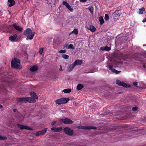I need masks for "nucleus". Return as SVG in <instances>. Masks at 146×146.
<instances>
[{"label":"nucleus","mask_w":146,"mask_h":146,"mask_svg":"<svg viewBox=\"0 0 146 146\" xmlns=\"http://www.w3.org/2000/svg\"><path fill=\"white\" fill-rule=\"evenodd\" d=\"M13 27L16 30L19 31L21 32L23 30V28L22 27H20L17 25L15 24H13L12 26L8 25L5 26L3 27V32H9L12 30Z\"/></svg>","instance_id":"f257e3e1"},{"label":"nucleus","mask_w":146,"mask_h":146,"mask_svg":"<svg viewBox=\"0 0 146 146\" xmlns=\"http://www.w3.org/2000/svg\"><path fill=\"white\" fill-rule=\"evenodd\" d=\"M122 64L121 62H118L113 63V65L108 64V67L109 69L111 70L112 72L116 74H118L121 72V71H118L115 69H113V66L114 65V67H120L121 65Z\"/></svg>","instance_id":"f03ea898"},{"label":"nucleus","mask_w":146,"mask_h":146,"mask_svg":"<svg viewBox=\"0 0 146 146\" xmlns=\"http://www.w3.org/2000/svg\"><path fill=\"white\" fill-rule=\"evenodd\" d=\"M24 35L27 37V40L32 39L34 36L31 30L29 28L27 29L24 32Z\"/></svg>","instance_id":"7ed1b4c3"},{"label":"nucleus","mask_w":146,"mask_h":146,"mask_svg":"<svg viewBox=\"0 0 146 146\" xmlns=\"http://www.w3.org/2000/svg\"><path fill=\"white\" fill-rule=\"evenodd\" d=\"M11 66L12 68L20 69L22 68L20 65L19 60L17 58H15L12 60L11 62Z\"/></svg>","instance_id":"20e7f679"},{"label":"nucleus","mask_w":146,"mask_h":146,"mask_svg":"<svg viewBox=\"0 0 146 146\" xmlns=\"http://www.w3.org/2000/svg\"><path fill=\"white\" fill-rule=\"evenodd\" d=\"M33 98H32L28 97L26 98H18L17 99V101L18 102H34L32 100Z\"/></svg>","instance_id":"39448f33"},{"label":"nucleus","mask_w":146,"mask_h":146,"mask_svg":"<svg viewBox=\"0 0 146 146\" xmlns=\"http://www.w3.org/2000/svg\"><path fill=\"white\" fill-rule=\"evenodd\" d=\"M13 111L15 113V116L19 121H21L23 119L24 117L23 115L19 113L16 109H13Z\"/></svg>","instance_id":"423d86ee"},{"label":"nucleus","mask_w":146,"mask_h":146,"mask_svg":"<svg viewBox=\"0 0 146 146\" xmlns=\"http://www.w3.org/2000/svg\"><path fill=\"white\" fill-rule=\"evenodd\" d=\"M59 121L62 122L65 124H71L73 122V121L72 120L67 118L60 119Z\"/></svg>","instance_id":"0eeeda50"},{"label":"nucleus","mask_w":146,"mask_h":146,"mask_svg":"<svg viewBox=\"0 0 146 146\" xmlns=\"http://www.w3.org/2000/svg\"><path fill=\"white\" fill-rule=\"evenodd\" d=\"M64 130L65 133L69 135H72L73 134V131L69 127H65L64 129Z\"/></svg>","instance_id":"6e6552de"},{"label":"nucleus","mask_w":146,"mask_h":146,"mask_svg":"<svg viewBox=\"0 0 146 146\" xmlns=\"http://www.w3.org/2000/svg\"><path fill=\"white\" fill-rule=\"evenodd\" d=\"M76 127L78 129H96V127L93 126H77Z\"/></svg>","instance_id":"1a4fd4ad"},{"label":"nucleus","mask_w":146,"mask_h":146,"mask_svg":"<svg viewBox=\"0 0 146 146\" xmlns=\"http://www.w3.org/2000/svg\"><path fill=\"white\" fill-rule=\"evenodd\" d=\"M121 15L120 11H116L113 14V19L115 20H117Z\"/></svg>","instance_id":"9d476101"},{"label":"nucleus","mask_w":146,"mask_h":146,"mask_svg":"<svg viewBox=\"0 0 146 146\" xmlns=\"http://www.w3.org/2000/svg\"><path fill=\"white\" fill-rule=\"evenodd\" d=\"M116 83L118 85L122 86L124 87H128L130 86L129 85H127V84L118 80L116 81Z\"/></svg>","instance_id":"9b49d317"},{"label":"nucleus","mask_w":146,"mask_h":146,"mask_svg":"<svg viewBox=\"0 0 146 146\" xmlns=\"http://www.w3.org/2000/svg\"><path fill=\"white\" fill-rule=\"evenodd\" d=\"M17 126L21 129H26L27 130H31V128L29 126L26 125H23L20 124H17Z\"/></svg>","instance_id":"f8f14e48"},{"label":"nucleus","mask_w":146,"mask_h":146,"mask_svg":"<svg viewBox=\"0 0 146 146\" xmlns=\"http://www.w3.org/2000/svg\"><path fill=\"white\" fill-rule=\"evenodd\" d=\"M51 129L52 131L54 132H59L62 130V128L61 127H55L51 128Z\"/></svg>","instance_id":"ddd939ff"},{"label":"nucleus","mask_w":146,"mask_h":146,"mask_svg":"<svg viewBox=\"0 0 146 146\" xmlns=\"http://www.w3.org/2000/svg\"><path fill=\"white\" fill-rule=\"evenodd\" d=\"M47 129V128H46L44 130L36 132V136H39L43 135L46 132Z\"/></svg>","instance_id":"4468645a"},{"label":"nucleus","mask_w":146,"mask_h":146,"mask_svg":"<svg viewBox=\"0 0 146 146\" xmlns=\"http://www.w3.org/2000/svg\"><path fill=\"white\" fill-rule=\"evenodd\" d=\"M63 4L70 11H73V9L71 8L69 4L67 2L64 1L63 2Z\"/></svg>","instance_id":"2eb2a0df"},{"label":"nucleus","mask_w":146,"mask_h":146,"mask_svg":"<svg viewBox=\"0 0 146 146\" xmlns=\"http://www.w3.org/2000/svg\"><path fill=\"white\" fill-rule=\"evenodd\" d=\"M15 4V1L13 0H8L7 3V5L11 7L14 5Z\"/></svg>","instance_id":"dca6fc26"},{"label":"nucleus","mask_w":146,"mask_h":146,"mask_svg":"<svg viewBox=\"0 0 146 146\" xmlns=\"http://www.w3.org/2000/svg\"><path fill=\"white\" fill-rule=\"evenodd\" d=\"M65 47L67 49L71 48L73 50H74L75 49V48L73 45L71 44H66L65 45Z\"/></svg>","instance_id":"f3484780"},{"label":"nucleus","mask_w":146,"mask_h":146,"mask_svg":"<svg viewBox=\"0 0 146 146\" xmlns=\"http://www.w3.org/2000/svg\"><path fill=\"white\" fill-rule=\"evenodd\" d=\"M75 65L73 64V63H72L71 65H70L69 66H68V67L67 70L68 72H70L72 71L74 68L75 66Z\"/></svg>","instance_id":"a211bd4d"},{"label":"nucleus","mask_w":146,"mask_h":146,"mask_svg":"<svg viewBox=\"0 0 146 146\" xmlns=\"http://www.w3.org/2000/svg\"><path fill=\"white\" fill-rule=\"evenodd\" d=\"M73 63L75 65V66L76 65H80L82 64V61L80 60H77Z\"/></svg>","instance_id":"6ab92c4d"},{"label":"nucleus","mask_w":146,"mask_h":146,"mask_svg":"<svg viewBox=\"0 0 146 146\" xmlns=\"http://www.w3.org/2000/svg\"><path fill=\"white\" fill-rule=\"evenodd\" d=\"M88 29L92 32H94L96 30V28L93 25H90Z\"/></svg>","instance_id":"aec40b11"},{"label":"nucleus","mask_w":146,"mask_h":146,"mask_svg":"<svg viewBox=\"0 0 146 146\" xmlns=\"http://www.w3.org/2000/svg\"><path fill=\"white\" fill-rule=\"evenodd\" d=\"M62 104L66 103L70 99L68 98H62Z\"/></svg>","instance_id":"412c9836"},{"label":"nucleus","mask_w":146,"mask_h":146,"mask_svg":"<svg viewBox=\"0 0 146 146\" xmlns=\"http://www.w3.org/2000/svg\"><path fill=\"white\" fill-rule=\"evenodd\" d=\"M17 36L15 34L9 37V39L12 41H15L17 37Z\"/></svg>","instance_id":"4be33fe9"},{"label":"nucleus","mask_w":146,"mask_h":146,"mask_svg":"<svg viewBox=\"0 0 146 146\" xmlns=\"http://www.w3.org/2000/svg\"><path fill=\"white\" fill-rule=\"evenodd\" d=\"M31 96L32 97L33 99H38V96L36 95V93L35 92H31L30 93Z\"/></svg>","instance_id":"5701e85b"},{"label":"nucleus","mask_w":146,"mask_h":146,"mask_svg":"<svg viewBox=\"0 0 146 146\" xmlns=\"http://www.w3.org/2000/svg\"><path fill=\"white\" fill-rule=\"evenodd\" d=\"M30 69L31 71H36L38 69V67L36 66H34L31 68Z\"/></svg>","instance_id":"b1692460"},{"label":"nucleus","mask_w":146,"mask_h":146,"mask_svg":"<svg viewBox=\"0 0 146 146\" xmlns=\"http://www.w3.org/2000/svg\"><path fill=\"white\" fill-rule=\"evenodd\" d=\"M55 102L56 104L59 105L62 104V98L56 100Z\"/></svg>","instance_id":"393cba45"},{"label":"nucleus","mask_w":146,"mask_h":146,"mask_svg":"<svg viewBox=\"0 0 146 146\" xmlns=\"http://www.w3.org/2000/svg\"><path fill=\"white\" fill-rule=\"evenodd\" d=\"M100 49L101 50H106V51H109L111 50V48L110 47H108V46L101 47Z\"/></svg>","instance_id":"a878e982"},{"label":"nucleus","mask_w":146,"mask_h":146,"mask_svg":"<svg viewBox=\"0 0 146 146\" xmlns=\"http://www.w3.org/2000/svg\"><path fill=\"white\" fill-rule=\"evenodd\" d=\"M99 20L100 22V23L101 25L103 24L104 22V19L102 17H101L99 18Z\"/></svg>","instance_id":"bb28decb"},{"label":"nucleus","mask_w":146,"mask_h":146,"mask_svg":"<svg viewBox=\"0 0 146 146\" xmlns=\"http://www.w3.org/2000/svg\"><path fill=\"white\" fill-rule=\"evenodd\" d=\"M145 11V9L143 7H142L139 9L138 13L139 14H142L143 13V11Z\"/></svg>","instance_id":"cd10ccee"},{"label":"nucleus","mask_w":146,"mask_h":146,"mask_svg":"<svg viewBox=\"0 0 146 146\" xmlns=\"http://www.w3.org/2000/svg\"><path fill=\"white\" fill-rule=\"evenodd\" d=\"M84 86L81 84H78L77 86V89L78 90H80L83 88Z\"/></svg>","instance_id":"c85d7f7f"},{"label":"nucleus","mask_w":146,"mask_h":146,"mask_svg":"<svg viewBox=\"0 0 146 146\" xmlns=\"http://www.w3.org/2000/svg\"><path fill=\"white\" fill-rule=\"evenodd\" d=\"M62 92L65 93H68L71 92L70 89H65L63 90Z\"/></svg>","instance_id":"c756f323"},{"label":"nucleus","mask_w":146,"mask_h":146,"mask_svg":"<svg viewBox=\"0 0 146 146\" xmlns=\"http://www.w3.org/2000/svg\"><path fill=\"white\" fill-rule=\"evenodd\" d=\"M62 57L64 59H67L69 58V56L68 55L66 54H62Z\"/></svg>","instance_id":"7c9ffc66"},{"label":"nucleus","mask_w":146,"mask_h":146,"mask_svg":"<svg viewBox=\"0 0 146 146\" xmlns=\"http://www.w3.org/2000/svg\"><path fill=\"white\" fill-rule=\"evenodd\" d=\"M44 48H40L39 49V54H42Z\"/></svg>","instance_id":"2f4dec72"},{"label":"nucleus","mask_w":146,"mask_h":146,"mask_svg":"<svg viewBox=\"0 0 146 146\" xmlns=\"http://www.w3.org/2000/svg\"><path fill=\"white\" fill-rule=\"evenodd\" d=\"M94 8L92 6H91L89 8V11L91 12L92 14L93 13V11Z\"/></svg>","instance_id":"473e14b6"},{"label":"nucleus","mask_w":146,"mask_h":146,"mask_svg":"<svg viewBox=\"0 0 146 146\" xmlns=\"http://www.w3.org/2000/svg\"><path fill=\"white\" fill-rule=\"evenodd\" d=\"M73 33L76 35L78 34V31L77 29H75L73 31Z\"/></svg>","instance_id":"72a5a7b5"},{"label":"nucleus","mask_w":146,"mask_h":146,"mask_svg":"<svg viewBox=\"0 0 146 146\" xmlns=\"http://www.w3.org/2000/svg\"><path fill=\"white\" fill-rule=\"evenodd\" d=\"M7 139L6 137L0 135V140H5Z\"/></svg>","instance_id":"f704fd0d"},{"label":"nucleus","mask_w":146,"mask_h":146,"mask_svg":"<svg viewBox=\"0 0 146 146\" xmlns=\"http://www.w3.org/2000/svg\"><path fill=\"white\" fill-rule=\"evenodd\" d=\"M66 52V50H61L59 51V52L60 53H65Z\"/></svg>","instance_id":"c9c22d12"},{"label":"nucleus","mask_w":146,"mask_h":146,"mask_svg":"<svg viewBox=\"0 0 146 146\" xmlns=\"http://www.w3.org/2000/svg\"><path fill=\"white\" fill-rule=\"evenodd\" d=\"M109 19V16L107 14L105 15V20L106 21H108Z\"/></svg>","instance_id":"e433bc0d"},{"label":"nucleus","mask_w":146,"mask_h":146,"mask_svg":"<svg viewBox=\"0 0 146 146\" xmlns=\"http://www.w3.org/2000/svg\"><path fill=\"white\" fill-rule=\"evenodd\" d=\"M138 108L137 107H135L132 108V110L133 111H136L137 110Z\"/></svg>","instance_id":"4c0bfd02"},{"label":"nucleus","mask_w":146,"mask_h":146,"mask_svg":"<svg viewBox=\"0 0 146 146\" xmlns=\"http://www.w3.org/2000/svg\"><path fill=\"white\" fill-rule=\"evenodd\" d=\"M56 121H53L52 122L51 124L52 126H53L54 125L56 124Z\"/></svg>","instance_id":"58836bf2"},{"label":"nucleus","mask_w":146,"mask_h":146,"mask_svg":"<svg viewBox=\"0 0 146 146\" xmlns=\"http://www.w3.org/2000/svg\"><path fill=\"white\" fill-rule=\"evenodd\" d=\"M59 70L60 71H61L63 70V69H62V66L61 65H60V68L59 69Z\"/></svg>","instance_id":"ea45409f"},{"label":"nucleus","mask_w":146,"mask_h":146,"mask_svg":"<svg viewBox=\"0 0 146 146\" xmlns=\"http://www.w3.org/2000/svg\"><path fill=\"white\" fill-rule=\"evenodd\" d=\"M87 0H80V2H85Z\"/></svg>","instance_id":"a19ab883"},{"label":"nucleus","mask_w":146,"mask_h":146,"mask_svg":"<svg viewBox=\"0 0 146 146\" xmlns=\"http://www.w3.org/2000/svg\"><path fill=\"white\" fill-rule=\"evenodd\" d=\"M133 84L134 85L136 86L137 85V82H134Z\"/></svg>","instance_id":"79ce46f5"},{"label":"nucleus","mask_w":146,"mask_h":146,"mask_svg":"<svg viewBox=\"0 0 146 146\" xmlns=\"http://www.w3.org/2000/svg\"><path fill=\"white\" fill-rule=\"evenodd\" d=\"M142 22H143V23H145V22H146V19H143V20Z\"/></svg>","instance_id":"37998d69"},{"label":"nucleus","mask_w":146,"mask_h":146,"mask_svg":"<svg viewBox=\"0 0 146 146\" xmlns=\"http://www.w3.org/2000/svg\"><path fill=\"white\" fill-rule=\"evenodd\" d=\"M146 64H143V67L144 68H146Z\"/></svg>","instance_id":"c03bdc74"},{"label":"nucleus","mask_w":146,"mask_h":146,"mask_svg":"<svg viewBox=\"0 0 146 146\" xmlns=\"http://www.w3.org/2000/svg\"><path fill=\"white\" fill-rule=\"evenodd\" d=\"M3 107V106L1 105L0 104V108H1Z\"/></svg>","instance_id":"a18cd8bd"},{"label":"nucleus","mask_w":146,"mask_h":146,"mask_svg":"<svg viewBox=\"0 0 146 146\" xmlns=\"http://www.w3.org/2000/svg\"><path fill=\"white\" fill-rule=\"evenodd\" d=\"M72 33H73V31H72L70 33V35H71V34H72Z\"/></svg>","instance_id":"49530a36"},{"label":"nucleus","mask_w":146,"mask_h":146,"mask_svg":"<svg viewBox=\"0 0 146 146\" xmlns=\"http://www.w3.org/2000/svg\"><path fill=\"white\" fill-rule=\"evenodd\" d=\"M143 46H146V45L145 44H144L143 45Z\"/></svg>","instance_id":"de8ad7c7"},{"label":"nucleus","mask_w":146,"mask_h":146,"mask_svg":"<svg viewBox=\"0 0 146 146\" xmlns=\"http://www.w3.org/2000/svg\"><path fill=\"white\" fill-rule=\"evenodd\" d=\"M27 1H29V0H27Z\"/></svg>","instance_id":"09e8293b"},{"label":"nucleus","mask_w":146,"mask_h":146,"mask_svg":"<svg viewBox=\"0 0 146 146\" xmlns=\"http://www.w3.org/2000/svg\"><path fill=\"white\" fill-rule=\"evenodd\" d=\"M143 0H142V1H143Z\"/></svg>","instance_id":"8fccbe9b"}]
</instances>
